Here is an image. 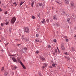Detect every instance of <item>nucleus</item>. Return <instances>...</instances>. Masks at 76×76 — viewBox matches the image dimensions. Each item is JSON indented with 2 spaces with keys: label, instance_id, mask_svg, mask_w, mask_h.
<instances>
[{
  "label": "nucleus",
  "instance_id": "1",
  "mask_svg": "<svg viewBox=\"0 0 76 76\" xmlns=\"http://www.w3.org/2000/svg\"><path fill=\"white\" fill-rule=\"evenodd\" d=\"M24 32H26L27 34L29 33V29L28 27H25L24 28Z\"/></svg>",
  "mask_w": 76,
  "mask_h": 76
},
{
  "label": "nucleus",
  "instance_id": "2",
  "mask_svg": "<svg viewBox=\"0 0 76 76\" xmlns=\"http://www.w3.org/2000/svg\"><path fill=\"white\" fill-rule=\"evenodd\" d=\"M26 50H27V48H25L21 49L20 52L22 53H26Z\"/></svg>",
  "mask_w": 76,
  "mask_h": 76
},
{
  "label": "nucleus",
  "instance_id": "3",
  "mask_svg": "<svg viewBox=\"0 0 76 76\" xmlns=\"http://www.w3.org/2000/svg\"><path fill=\"white\" fill-rule=\"evenodd\" d=\"M11 21V23L12 24H13V23H14L16 21V18H15V17L12 18Z\"/></svg>",
  "mask_w": 76,
  "mask_h": 76
},
{
  "label": "nucleus",
  "instance_id": "4",
  "mask_svg": "<svg viewBox=\"0 0 76 76\" xmlns=\"http://www.w3.org/2000/svg\"><path fill=\"white\" fill-rule=\"evenodd\" d=\"M11 67L13 70H15V69H18V67L15 65H14L13 66H11Z\"/></svg>",
  "mask_w": 76,
  "mask_h": 76
},
{
  "label": "nucleus",
  "instance_id": "5",
  "mask_svg": "<svg viewBox=\"0 0 76 76\" xmlns=\"http://www.w3.org/2000/svg\"><path fill=\"white\" fill-rule=\"evenodd\" d=\"M20 64L22 66V67H23V69H26V67H25V66L24 65H23V63H22V62L21 61L20 62Z\"/></svg>",
  "mask_w": 76,
  "mask_h": 76
},
{
  "label": "nucleus",
  "instance_id": "6",
  "mask_svg": "<svg viewBox=\"0 0 76 76\" xmlns=\"http://www.w3.org/2000/svg\"><path fill=\"white\" fill-rule=\"evenodd\" d=\"M12 60L14 62H16V63H17V60L16 59V58H15V57L12 58Z\"/></svg>",
  "mask_w": 76,
  "mask_h": 76
},
{
  "label": "nucleus",
  "instance_id": "7",
  "mask_svg": "<svg viewBox=\"0 0 76 76\" xmlns=\"http://www.w3.org/2000/svg\"><path fill=\"white\" fill-rule=\"evenodd\" d=\"M53 18L55 20H57V17H56V15H54L53 16Z\"/></svg>",
  "mask_w": 76,
  "mask_h": 76
},
{
  "label": "nucleus",
  "instance_id": "8",
  "mask_svg": "<svg viewBox=\"0 0 76 76\" xmlns=\"http://www.w3.org/2000/svg\"><path fill=\"white\" fill-rule=\"evenodd\" d=\"M67 21L68 23H69L70 24H71V22H70V18H68L67 19Z\"/></svg>",
  "mask_w": 76,
  "mask_h": 76
},
{
  "label": "nucleus",
  "instance_id": "9",
  "mask_svg": "<svg viewBox=\"0 0 76 76\" xmlns=\"http://www.w3.org/2000/svg\"><path fill=\"white\" fill-rule=\"evenodd\" d=\"M59 12H62L64 14V15H67V13H65V12H64V11H63V9H61V10L59 11Z\"/></svg>",
  "mask_w": 76,
  "mask_h": 76
},
{
  "label": "nucleus",
  "instance_id": "10",
  "mask_svg": "<svg viewBox=\"0 0 76 76\" xmlns=\"http://www.w3.org/2000/svg\"><path fill=\"white\" fill-rule=\"evenodd\" d=\"M71 6L72 7H74V3L73 2H71Z\"/></svg>",
  "mask_w": 76,
  "mask_h": 76
},
{
  "label": "nucleus",
  "instance_id": "11",
  "mask_svg": "<svg viewBox=\"0 0 76 76\" xmlns=\"http://www.w3.org/2000/svg\"><path fill=\"white\" fill-rule=\"evenodd\" d=\"M8 75V72H5L4 73V75L5 76H7V75Z\"/></svg>",
  "mask_w": 76,
  "mask_h": 76
},
{
  "label": "nucleus",
  "instance_id": "12",
  "mask_svg": "<svg viewBox=\"0 0 76 76\" xmlns=\"http://www.w3.org/2000/svg\"><path fill=\"white\" fill-rule=\"evenodd\" d=\"M29 39L28 37H26V39L25 40V42H27V41H29Z\"/></svg>",
  "mask_w": 76,
  "mask_h": 76
},
{
  "label": "nucleus",
  "instance_id": "13",
  "mask_svg": "<svg viewBox=\"0 0 76 76\" xmlns=\"http://www.w3.org/2000/svg\"><path fill=\"white\" fill-rule=\"evenodd\" d=\"M40 60H42V61H44L45 60V58L43 57H40Z\"/></svg>",
  "mask_w": 76,
  "mask_h": 76
},
{
  "label": "nucleus",
  "instance_id": "14",
  "mask_svg": "<svg viewBox=\"0 0 76 76\" xmlns=\"http://www.w3.org/2000/svg\"><path fill=\"white\" fill-rule=\"evenodd\" d=\"M61 48L62 49V50H64L65 49V48H64V46L63 45H61Z\"/></svg>",
  "mask_w": 76,
  "mask_h": 76
},
{
  "label": "nucleus",
  "instance_id": "15",
  "mask_svg": "<svg viewBox=\"0 0 76 76\" xmlns=\"http://www.w3.org/2000/svg\"><path fill=\"white\" fill-rule=\"evenodd\" d=\"M35 41L36 42H41V41L40 42L39 41V40L38 39H35Z\"/></svg>",
  "mask_w": 76,
  "mask_h": 76
},
{
  "label": "nucleus",
  "instance_id": "16",
  "mask_svg": "<svg viewBox=\"0 0 76 76\" xmlns=\"http://www.w3.org/2000/svg\"><path fill=\"white\" fill-rule=\"evenodd\" d=\"M45 20L44 19H43V20L41 22L42 23H45Z\"/></svg>",
  "mask_w": 76,
  "mask_h": 76
},
{
  "label": "nucleus",
  "instance_id": "17",
  "mask_svg": "<svg viewBox=\"0 0 76 76\" xmlns=\"http://www.w3.org/2000/svg\"><path fill=\"white\" fill-rule=\"evenodd\" d=\"M39 6H40V7H42V4L41 3H39Z\"/></svg>",
  "mask_w": 76,
  "mask_h": 76
},
{
  "label": "nucleus",
  "instance_id": "18",
  "mask_svg": "<svg viewBox=\"0 0 76 76\" xmlns=\"http://www.w3.org/2000/svg\"><path fill=\"white\" fill-rule=\"evenodd\" d=\"M52 66L54 67H56V64H55L54 63L52 64Z\"/></svg>",
  "mask_w": 76,
  "mask_h": 76
},
{
  "label": "nucleus",
  "instance_id": "19",
  "mask_svg": "<svg viewBox=\"0 0 76 76\" xmlns=\"http://www.w3.org/2000/svg\"><path fill=\"white\" fill-rule=\"evenodd\" d=\"M24 2H22V1H21L20 4V6H22V4H23V3H24Z\"/></svg>",
  "mask_w": 76,
  "mask_h": 76
},
{
  "label": "nucleus",
  "instance_id": "20",
  "mask_svg": "<svg viewBox=\"0 0 76 76\" xmlns=\"http://www.w3.org/2000/svg\"><path fill=\"white\" fill-rule=\"evenodd\" d=\"M34 4V2H32L31 3V6L32 7H33V4Z\"/></svg>",
  "mask_w": 76,
  "mask_h": 76
},
{
  "label": "nucleus",
  "instance_id": "21",
  "mask_svg": "<svg viewBox=\"0 0 76 76\" xmlns=\"http://www.w3.org/2000/svg\"><path fill=\"white\" fill-rule=\"evenodd\" d=\"M65 4H68L69 3V1H66V0H65Z\"/></svg>",
  "mask_w": 76,
  "mask_h": 76
},
{
  "label": "nucleus",
  "instance_id": "22",
  "mask_svg": "<svg viewBox=\"0 0 76 76\" xmlns=\"http://www.w3.org/2000/svg\"><path fill=\"white\" fill-rule=\"evenodd\" d=\"M22 40H23L25 41V39H26V37L25 38V37H22Z\"/></svg>",
  "mask_w": 76,
  "mask_h": 76
},
{
  "label": "nucleus",
  "instance_id": "23",
  "mask_svg": "<svg viewBox=\"0 0 76 76\" xmlns=\"http://www.w3.org/2000/svg\"><path fill=\"white\" fill-rule=\"evenodd\" d=\"M9 32L11 33V32H12V28H10L9 29Z\"/></svg>",
  "mask_w": 76,
  "mask_h": 76
},
{
  "label": "nucleus",
  "instance_id": "24",
  "mask_svg": "<svg viewBox=\"0 0 76 76\" xmlns=\"http://www.w3.org/2000/svg\"><path fill=\"white\" fill-rule=\"evenodd\" d=\"M43 65L44 66H45L46 67H47V64H43Z\"/></svg>",
  "mask_w": 76,
  "mask_h": 76
},
{
  "label": "nucleus",
  "instance_id": "25",
  "mask_svg": "<svg viewBox=\"0 0 76 76\" xmlns=\"http://www.w3.org/2000/svg\"><path fill=\"white\" fill-rule=\"evenodd\" d=\"M55 53H56V54H57V49H55Z\"/></svg>",
  "mask_w": 76,
  "mask_h": 76
},
{
  "label": "nucleus",
  "instance_id": "26",
  "mask_svg": "<svg viewBox=\"0 0 76 76\" xmlns=\"http://www.w3.org/2000/svg\"><path fill=\"white\" fill-rule=\"evenodd\" d=\"M56 25L57 26H60V24H59V23H57Z\"/></svg>",
  "mask_w": 76,
  "mask_h": 76
},
{
  "label": "nucleus",
  "instance_id": "27",
  "mask_svg": "<svg viewBox=\"0 0 76 76\" xmlns=\"http://www.w3.org/2000/svg\"><path fill=\"white\" fill-rule=\"evenodd\" d=\"M42 8H43V7H45V4H43V5H42Z\"/></svg>",
  "mask_w": 76,
  "mask_h": 76
},
{
  "label": "nucleus",
  "instance_id": "28",
  "mask_svg": "<svg viewBox=\"0 0 76 76\" xmlns=\"http://www.w3.org/2000/svg\"><path fill=\"white\" fill-rule=\"evenodd\" d=\"M13 4H15V6H17V4H16V2H14V3H13Z\"/></svg>",
  "mask_w": 76,
  "mask_h": 76
},
{
  "label": "nucleus",
  "instance_id": "29",
  "mask_svg": "<svg viewBox=\"0 0 76 76\" xmlns=\"http://www.w3.org/2000/svg\"><path fill=\"white\" fill-rule=\"evenodd\" d=\"M72 51H75V49L73 48H72Z\"/></svg>",
  "mask_w": 76,
  "mask_h": 76
},
{
  "label": "nucleus",
  "instance_id": "30",
  "mask_svg": "<svg viewBox=\"0 0 76 76\" xmlns=\"http://www.w3.org/2000/svg\"><path fill=\"white\" fill-rule=\"evenodd\" d=\"M36 36L37 38H38V36H39V35L38 34H36Z\"/></svg>",
  "mask_w": 76,
  "mask_h": 76
},
{
  "label": "nucleus",
  "instance_id": "31",
  "mask_svg": "<svg viewBox=\"0 0 76 76\" xmlns=\"http://www.w3.org/2000/svg\"><path fill=\"white\" fill-rule=\"evenodd\" d=\"M4 67H3L2 68L1 70L2 71H3L4 70Z\"/></svg>",
  "mask_w": 76,
  "mask_h": 76
},
{
  "label": "nucleus",
  "instance_id": "32",
  "mask_svg": "<svg viewBox=\"0 0 76 76\" xmlns=\"http://www.w3.org/2000/svg\"><path fill=\"white\" fill-rule=\"evenodd\" d=\"M4 52V50H3L2 49L1 50V53H3Z\"/></svg>",
  "mask_w": 76,
  "mask_h": 76
},
{
  "label": "nucleus",
  "instance_id": "33",
  "mask_svg": "<svg viewBox=\"0 0 76 76\" xmlns=\"http://www.w3.org/2000/svg\"><path fill=\"white\" fill-rule=\"evenodd\" d=\"M46 21L47 23H48V22H49V20H48V19H47V20H46Z\"/></svg>",
  "mask_w": 76,
  "mask_h": 76
},
{
  "label": "nucleus",
  "instance_id": "34",
  "mask_svg": "<svg viewBox=\"0 0 76 76\" xmlns=\"http://www.w3.org/2000/svg\"><path fill=\"white\" fill-rule=\"evenodd\" d=\"M7 11H6L4 13L5 15H6V14H7Z\"/></svg>",
  "mask_w": 76,
  "mask_h": 76
},
{
  "label": "nucleus",
  "instance_id": "35",
  "mask_svg": "<svg viewBox=\"0 0 76 76\" xmlns=\"http://www.w3.org/2000/svg\"><path fill=\"white\" fill-rule=\"evenodd\" d=\"M48 47L49 48H51V46L50 45L48 46Z\"/></svg>",
  "mask_w": 76,
  "mask_h": 76
},
{
  "label": "nucleus",
  "instance_id": "36",
  "mask_svg": "<svg viewBox=\"0 0 76 76\" xmlns=\"http://www.w3.org/2000/svg\"><path fill=\"white\" fill-rule=\"evenodd\" d=\"M32 18L33 19H35V17L34 16H33Z\"/></svg>",
  "mask_w": 76,
  "mask_h": 76
},
{
  "label": "nucleus",
  "instance_id": "37",
  "mask_svg": "<svg viewBox=\"0 0 76 76\" xmlns=\"http://www.w3.org/2000/svg\"><path fill=\"white\" fill-rule=\"evenodd\" d=\"M53 41L55 42H56V41H57V40H56V39H54Z\"/></svg>",
  "mask_w": 76,
  "mask_h": 76
},
{
  "label": "nucleus",
  "instance_id": "38",
  "mask_svg": "<svg viewBox=\"0 0 76 76\" xmlns=\"http://www.w3.org/2000/svg\"><path fill=\"white\" fill-rule=\"evenodd\" d=\"M64 38H65V39H66V38H67V37L66 36H64Z\"/></svg>",
  "mask_w": 76,
  "mask_h": 76
},
{
  "label": "nucleus",
  "instance_id": "39",
  "mask_svg": "<svg viewBox=\"0 0 76 76\" xmlns=\"http://www.w3.org/2000/svg\"><path fill=\"white\" fill-rule=\"evenodd\" d=\"M36 53H37L38 54V53H39V51L38 50H37L36 51Z\"/></svg>",
  "mask_w": 76,
  "mask_h": 76
},
{
  "label": "nucleus",
  "instance_id": "40",
  "mask_svg": "<svg viewBox=\"0 0 76 76\" xmlns=\"http://www.w3.org/2000/svg\"><path fill=\"white\" fill-rule=\"evenodd\" d=\"M45 68V66H43L42 67V69H44Z\"/></svg>",
  "mask_w": 76,
  "mask_h": 76
},
{
  "label": "nucleus",
  "instance_id": "41",
  "mask_svg": "<svg viewBox=\"0 0 76 76\" xmlns=\"http://www.w3.org/2000/svg\"><path fill=\"white\" fill-rule=\"evenodd\" d=\"M8 23H9L8 22L6 23L5 25H7L8 24Z\"/></svg>",
  "mask_w": 76,
  "mask_h": 76
},
{
  "label": "nucleus",
  "instance_id": "42",
  "mask_svg": "<svg viewBox=\"0 0 76 76\" xmlns=\"http://www.w3.org/2000/svg\"><path fill=\"white\" fill-rule=\"evenodd\" d=\"M19 45H20V44H18L17 45V46H19Z\"/></svg>",
  "mask_w": 76,
  "mask_h": 76
},
{
  "label": "nucleus",
  "instance_id": "43",
  "mask_svg": "<svg viewBox=\"0 0 76 76\" xmlns=\"http://www.w3.org/2000/svg\"><path fill=\"white\" fill-rule=\"evenodd\" d=\"M39 18H40V14L39 13L38 15Z\"/></svg>",
  "mask_w": 76,
  "mask_h": 76
},
{
  "label": "nucleus",
  "instance_id": "44",
  "mask_svg": "<svg viewBox=\"0 0 76 76\" xmlns=\"http://www.w3.org/2000/svg\"><path fill=\"white\" fill-rule=\"evenodd\" d=\"M65 54H66V55H67V52H65L64 53Z\"/></svg>",
  "mask_w": 76,
  "mask_h": 76
},
{
  "label": "nucleus",
  "instance_id": "45",
  "mask_svg": "<svg viewBox=\"0 0 76 76\" xmlns=\"http://www.w3.org/2000/svg\"><path fill=\"white\" fill-rule=\"evenodd\" d=\"M66 59H67V60H69V58L68 57V58H67Z\"/></svg>",
  "mask_w": 76,
  "mask_h": 76
},
{
  "label": "nucleus",
  "instance_id": "46",
  "mask_svg": "<svg viewBox=\"0 0 76 76\" xmlns=\"http://www.w3.org/2000/svg\"><path fill=\"white\" fill-rule=\"evenodd\" d=\"M1 26H3V23H1Z\"/></svg>",
  "mask_w": 76,
  "mask_h": 76
},
{
  "label": "nucleus",
  "instance_id": "47",
  "mask_svg": "<svg viewBox=\"0 0 76 76\" xmlns=\"http://www.w3.org/2000/svg\"><path fill=\"white\" fill-rule=\"evenodd\" d=\"M67 58L68 57H67V56H65V58H66V59H67Z\"/></svg>",
  "mask_w": 76,
  "mask_h": 76
},
{
  "label": "nucleus",
  "instance_id": "48",
  "mask_svg": "<svg viewBox=\"0 0 76 76\" xmlns=\"http://www.w3.org/2000/svg\"><path fill=\"white\" fill-rule=\"evenodd\" d=\"M66 42H68V39H66Z\"/></svg>",
  "mask_w": 76,
  "mask_h": 76
},
{
  "label": "nucleus",
  "instance_id": "49",
  "mask_svg": "<svg viewBox=\"0 0 76 76\" xmlns=\"http://www.w3.org/2000/svg\"><path fill=\"white\" fill-rule=\"evenodd\" d=\"M16 56V55H10V56H11V57H12V56Z\"/></svg>",
  "mask_w": 76,
  "mask_h": 76
},
{
  "label": "nucleus",
  "instance_id": "50",
  "mask_svg": "<svg viewBox=\"0 0 76 76\" xmlns=\"http://www.w3.org/2000/svg\"><path fill=\"white\" fill-rule=\"evenodd\" d=\"M2 11V10L1 9V8H0V12H1Z\"/></svg>",
  "mask_w": 76,
  "mask_h": 76
},
{
  "label": "nucleus",
  "instance_id": "51",
  "mask_svg": "<svg viewBox=\"0 0 76 76\" xmlns=\"http://www.w3.org/2000/svg\"><path fill=\"white\" fill-rule=\"evenodd\" d=\"M22 37H24V35H22Z\"/></svg>",
  "mask_w": 76,
  "mask_h": 76
},
{
  "label": "nucleus",
  "instance_id": "52",
  "mask_svg": "<svg viewBox=\"0 0 76 76\" xmlns=\"http://www.w3.org/2000/svg\"><path fill=\"white\" fill-rule=\"evenodd\" d=\"M49 67H50V68H52V66H49Z\"/></svg>",
  "mask_w": 76,
  "mask_h": 76
},
{
  "label": "nucleus",
  "instance_id": "53",
  "mask_svg": "<svg viewBox=\"0 0 76 76\" xmlns=\"http://www.w3.org/2000/svg\"><path fill=\"white\" fill-rule=\"evenodd\" d=\"M39 73V75H40V76H41L42 75H41V74H40V73ZM38 75H39V74H38Z\"/></svg>",
  "mask_w": 76,
  "mask_h": 76
},
{
  "label": "nucleus",
  "instance_id": "54",
  "mask_svg": "<svg viewBox=\"0 0 76 76\" xmlns=\"http://www.w3.org/2000/svg\"><path fill=\"white\" fill-rule=\"evenodd\" d=\"M53 54L54 55H55V52H54Z\"/></svg>",
  "mask_w": 76,
  "mask_h": 76
},
{
  "label": "nucleus",
  "instance_id": "55",
  "mask_svg": "<svg viewBox=\"0 0 76 76\" xmlns=\"http://www.w3.org/2000/svg\"><path fill=\"white\" fill-rule=\"evenodd\" d=\"M58 53H60V50H58Z\"/></svg>",
  "mask_w": 76,
  "mask_h": 76
},
{
  "label": "nucleus",
  "instance_id": "56",
  "mask_svg": "<svg viewBox=\"0 0 76 76\" xmlns=\"http://www.w3.org/2000/svg\"><path fill=\"white\" fill-rule=\"evenodd\" d=\"M57 49H58V50H59L58 49V47H57Z\"/></svg>",
  "mask_w": 76,
  "mask_h": 76
},
{
  "label": "nucleus",
  "instance_id": "57",
  "mask_svg": "<svg viewBox=\"0 0 76 76\" xmlns=\"http://www.w3.org/2000/svg\"><path fill=\"white\" fill-rule=\"evenodd\" d=\"M54 9V7H52V9Z\"/></svg>",
  "mask_w": 76,
  "mask_h": 76
},
{
  "label": "nucleus",
  "instance_id": "58",
  "mask_svg": "<svg viewBox=\"0 0 76 76\" xmlns=\"http://www.w3.org/2000/svg\"><path fill=\"white\" fill-rule=\"evenodd\" d=\"M57 3H58L59 4H60V3L58 2H57Z\"/></svg>",
  "mask_w": 76,
  "mask_h": 76
},
{
  "label": "nucleus",
  "instance_id": "59",
  "mask_svg": "<svg viewBox=\"0 0 76 76\" xmlns=\"http://www.w3.org/2000/svg\"><path fill=\"white\" fill-rule=\"evenodd\" d=\"M1 17H0V20H1Z\"/></svg>",
  "mask_w": 76,
  "mask_h": 76
},
{
  "label": "nucleus",
  "instance_id": "60",
  "mask_svg": "<svg viewBox=\"0 0 76 76\" xmlns=\"http://www.w3.org/2000/svg\"><path fill=\"white\" fill-rule=\"evenodd\" d=\"M37 30H38V29H39L38 28H37Z\"/></svg>",
  "mask_w": 76,
  "mask_h": 76
},
{
  "label": "nucleus",
  "instance_id": "61",
  "mask_svg": "<svg viewBox=\"0 0 76 76\" xmlns=\"http://www.w3.org/2000/svg\"><path fill=\"white\" fill-rule=\"evenodd\" d=\"M53 25H55V24H53Z\"/></svg>",
  "mask_w": 76,
  "mask_h": 76
},
{
  "label": "nucleus",
  "instance_id": "62",
  "mask_svg": "<svg viewBox=\"0 0 76 76\" xmlns=\"http://www.w3.org/2000/svg\"><path fill=\"white\" fill-rule=\"evenodd\" d=\"M6 45H8V43H7V44H6Z\"/></svg>",
  "mask_w": 76,
  "mask_h": 76
},
{
  "label": "nucleus",
  "instance_id": "63",
  "mask_svg": "<svg viewBox=\"0 0 76 76\" xmlns=\"http://www.w3.org/2000/svg\"><path fill=\"white\" fill-rule=\"evenodd\" d=\"M0 4H1V1H0Z\"/></svg>",
  "mask_w": 76,
  "mask_h": 76
},
{
  "label": "nucleus",
  "instance_id": "64",
  "mask_svg": "<svg viewBox=\"0 0 76 76\" xmlns=\"http://www.w3.org/2000/svg\"><path fill=\"white\" fill-rule=\"evenodd\" d=\"M51 72H53V71H52Z\"/></svg>",
  "mask_w": 76,
  "mask_h": 76
}]
</instances>
